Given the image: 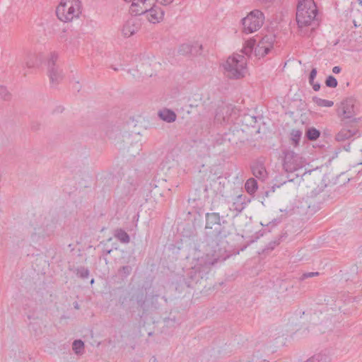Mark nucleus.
<instances>
[{
	"label": "nucleus",
	"instance_id": "obj_1",
	"mask_svg": "<svg viewBox=\"0 0 362 362\" xmlns=\"http://www.w3.org/2000/svg\"><path fill=\"white\" fill-rule=\"evenodd\" d=\"M206 252L215 260L226 259L229 256L228 242L225 240L230 232L226 228L228 221L220 216L219 213L211 212L205 214Z\"/></svg>",
	"mask_w": 362,
	"mask_h": 362
},
{
	"label": "nucleus",
	"instance_id": "obj_2",
	"mask_svg": "<svg viewBox=\"0 0 362 362\" xmlns=\"http://www.w3.org/2000/svg\"><path fill=\"white\" fill-rule=\"evenodd\" d=\"M276 40V35L273 33L265 35L257 45V40L251 38L245 41L242 52L244 54L250 56L254 51L256 57H264L273 49Z\"/></svg>",
	"mask_w": 362,
	"mask_h": 362
},
{
	"label": "nucleus",
	"instance_id": "obj_3",
	"mask_svg": "<svg viewBox=\"0 0 362 362\" xmlns=\"http://www.w3.org/2000/svg\"><path fill=\"white\" fill-rule=\"evenodd\" d=\"M318 9L314 0H298L296 11V21L299 28L315 24Z\"/></svg>",
	"mask_w": 362,
	"mask_h": 362
},
{
	"label": "nucleus",
	"instance_id": "obj_4",
	"mask_svg": "<svg viewBox=\"0 0 362 362\" xmlns=\"http://www.w3.org/2000/svg\"><path fill=\"white\" fill-rule=\"evenodd\" d=\"M55 12L60 21L73 22L79 18L82 13L81 1L80 0H60Z\"/></svg>",
	"mask_w": 362,
	"mask_h": 362
},
{
	"label": "nucleus",
	"instance_id": "obj_5",
	"mask_svg": "<svg viewBox=\"0 0 362 362\" xmlns=\"http://www.w3.org/2000/svg\"><path fill=\"white\" fill-rule=\"evenodd\" d=\"M341 129L335 134L334 140L339 143H344L347 141L346 144H342L338 147L334 153V156H332L334 158L337 157L338 153L344 150L349 152L351 148V142L361 136L360 124H340Z\"/></svg>",
	"mask_w": 362,
	"mask_h": 362
},
{
	"label": "nucleus",
	"instance_id": "obj_6",
	"mask_svg": "<svg viewBox=\"0 0 362 362\" xmlns=\"http://www.w3.org/2000/svg\"><path fill=\"white\" fill-rule=\"evenodd\" d=\"M337 115L340 124H359L361 119L356 117L355 111L354 99L346 98L341 102L337 110Z\"/></svg>",
	"mask_w": 362,
	"mask_h": 362
},
{
	"label": "nucleus",
	"instance_id": "obj_7",
	"mask_svg": "<svg viewBox=\"0 0 362 362\" xmlns=\"http://www.w3.org/2000/svg\"><path fill=\"white\" fill-rule=\"evenodd\" d=\"M227 76L230 78L238 79L244 76L245 62L244 57L240 54L230 57L223 64Z\"/></svg>",
	"mask_w": 362,
	"mask_h": 362
},
{
	"label": "nucleus",
	"instance_id": "obj_8",
	"mask_svg": "<svg viewBox=\"0 0 362 362\" xmlns=\"http://www.w3.org/2000/svg\"><path fill=\"white\" fill-rule=\"evenodd\" d=\"M264 20V14L259 10L251 11L246 17L242 19L243 31L246 34L254 33L259 29Z\"/></svg>",
	"mask_w": 362,
	"mask_h": 362
},
{
	"label": "nucleus",
	"instance_id": "obj_9",
	"mask_svg": "<svg viewBox=\"0 0 362 362\" xmlns=\"http://www.w3.org/2000/svg\"><path fill=\"white\" fill-rule=\"evenodd\" d=\"M204 274L201 271L200 267H192L186 274L185 276L180 277L177 281L176 289L182 290L185 287H192L193 284H197L203 279Z\"/></svg>",
	"mask_w": 362,
	"mask_h": 362
},
{
	"label": "nucleus",
	"instance_id": "obj_10",
	"mask_svg": "<svg viewBox=\"0 0 362 362\" xmlns=\"http://www.w3.org/2000/svg\"><path fill=\"white\" fill-rule=\"evenodd\" d=\"M284 153L283 167L286 172L293 173L304 166L305 160L293 151H286Z\"/></svg>",
	"mask_w": 362,
	"mask_h": 362
},
{
	"label": "nucleus",
	"instance_id": "obj_11",
	"mask_svg": "<svg viewBox=\"0 0 362 362\" xmlns=\"http://www.w3.org/2000/svg\"><path fill=\"white\" fill-rule=\"evenodd\" d=\"M202 45L198 43H184L182 44L178 49V53L182 55L190 54L192 56H197L202 54Z\"/></svg>",
	"mask_w": 362,
	"mask_h": 362
},
{
	"label": "nucleus",
	"instance_id": "obj_12",
	"mask_svg": "<svg viewBox=\"0 0 362 362\" xmlns=\"http://www.w3.org/2000/svg\"><path fill=\"white\" fill-rule=\"evenodd\" d=\"M157 4L158 0H156L155 4L149 6L148 8H145L144 10H141L140 11H132V13H134L135 14H139V13H146V18L151 23H156L158 22V13L157 11Z\"/></svg>",
	"mask_w": 362,
	"mask_h": 362
},
{
	"label": "nucleus",
	"instance_id": "obj_13",
	"mask_svg": "<svg viewBox=\"0 0 362 362\" xmlns=\"http://www.w3.org/2000/svg\"><path fill=\"white\" fill-rule=\"evenodd\" d=\"M251 170L254 176L258 179L264 180L267 176V172L263 162L260 160L255 161L251 166Z\"/></svg>",
	"mask_w": 362,
	"mask_h": 362
},
{
	"label": "nucleus",
	"instance_id": "obj_14",
	"mask_svg": "<svg viewBox=\"0 0 362 362\" xmlns=\"http://www.w3.org/2000/svg\"><path fill=\"white\" fill-rule=\"evenodd\" d=\"M160 119L168 123H172L177 119V115L173 110L164 107L160 110Z\"/></svg>",
	"mask_w": 362,
	"mask_h": 362
},
{
	"label": "nucleus",
	"instance_id": "obj_15",
	"mask_svg": "<svg viewBox=\"0 0 362 362\" xmlns=\"http://www.w3.org/2000/svg\"><path fill=\"white\" fill-rule=\"evenodd\" d=\"M288 234L286 232L283 233L281 234L275 240L269 242L268 245L265 247V248L263 250V252H269L270 251H272L277 245H279L281 242L287 238Z\"/></svg>",
	"mask_w": 362,
	"mask_h": 362
},
{
	"label": "nucleus",
	"instance_id": "obj_16",
	"mask_svg": "<svg viewBox=\"0 0 362 362\" xmlns=\"http://www.w3.org/2000/svg\"><path fill=\"white\" fill-rule=\"evenodd\" d=\"M163 322L164 326L163 327L162 332L166 333H170V332H172L177 324L175 316H173V317H165L163 319Z\"/></svg>",
	"mask_w": 362,
	"mask_h": 362
},
{
	"label": "nucleus",
	"instance_id": "obj_17",
	"mask_svg": "<svg viewBox=\"0 0 362 362\" xmlns=\"http://www.w3.org/2000/svg\"><path fill=\"white\" fill-rule=\"evenodd\" d=\"M136 30L135 24L133 22L128 21L122 28V34L125 37H129L134 35Z\"/></svg>",
	"mask_w": 362,
	"mask_h": 362
},
{
	"label": "nucleus",
	"instance_id": "obj_18",
	"mask_svg": "<svg viewBox=\"0 0 362 362\" xmlns=\"http://www.w3.org/2000/svg\"><path fill=\"white\" fill-rule=\"evenodd\" d=\"M305 135L308 140L313 141L320 136L321 132L315 127H310L305 129Z\"/></svg>",
	"mask_w": 362,
	"mask_h": 362
},
{
	"label": "nucleus",
	"instance_id": "obj_19",
	"mask_svg": "<svg viewBox=\"0 0 362 362\" xmlns=\"http://www.w3.org/2000/svg\"><path fill=\"white\" fill-rule=\"evenodd\" d=\"M257 188L258 184L255 178L248 179L245 184V189L249 194H255Z\"/></svg>",
	"mask_w": 362,
	"mask_h": 362
},
{
	"label": "nucleus",
	"instance_id": "obj_20",
	"mask_svg": "<svg viewBox=\"0 0 362 362\" xmlns=\"http://www.w3.org/2000/svg\"><path fill=\"white\" fill-rule=\"evenodd\" d=\"M329 358L327 355L319 353L313 355L307 359L305 362H329Z\"/></svg>",
	"mask_w": 362,
	"mask_h": 362
},
{
	"label": "nucleus",
	"instance_id": "obj_21",
	"mask_svg": "<svg viewBox=\"0 0 362 362\" xmlns=\"http://www.w3.org/2000/svg\"><path fill=\"white\" fill-rule=\"evenodd\" d=\"M313 103H315L319 107H330L333 106L334 102L325 99H322L317 96H313L312 98Z\"/></svg>",
	"mask_w": 362,
	"mask_h": 362
},
{
	"label": "nucleus",
	"instance_id": "obj_22",
	"mask_svg": "<svg viewBox=\"0 0 362 362\" xmlns=\"http://www.w3.org/2000/svg\"><path fill=\"white\" fill-rule=\"evenodd\" d=\"M233 110V107L230 105H226L218 109L217 115L220 114V112H223V119L225 121L231 115Z\"/></svg>",
	"mask_w": 362,
	"mask_h": 362
},
{
	"label": "nucleus",
	"instance_id": "obj_23",
	"mask_svg": "<svg viewBox=\"0 0 362 362\" xmlns=\"http://www.w3.org/2000/svg\"><path fill=\"white\" fill-rule=\"evenodd\" d=\"M302 136V132L299 129H293L291 132V140L292 144L294 146H297L299 144L300 138Z\"/></svg>",
	"mask_w": 362,
	"mask_h": 362
},
{
	"label": "nucleus",
	"instance_id": "obj_24",
	"mask_svg": "<svg viewBox=\"0 0 362 362\" xmlns=\"http://www.w3.org/2000/svg\"><path fill=\"white\" fill-rule=\"evenodd\" d=\"M325 85L329 88H336L338 85L337 80L332 75L328 76L325 79Z\"/></svg>",
	"mask_w": 362,
	"mask_h": 362
},
{
	"label": "nucleus",
	"instance_id": "obj_25",
	"mask_svg": "<svg viewBox=\"0 0 362 362\" xmlns=\"http://www.w3.org/2000/svg\"><path fill=\"white\" fill-rule=\"evenodd\" d=\"M83 349V342L81 340L75 341L73 344V349L76 354L79 353Z\"/></svg>",
	"mask_w": 362,
	"mask_h": 362
},
{
	"label": "nucleus",
	"instance_id": "obj_26",
	"mask_svg": "<svg viewBox=\"0 0 362 362\" xmlns=\"http://www.w3.org/2000/svg\"><path fill=\"white\" fill-rule=\"evenodd\" d=\"M318 204H320V203L318 202ZM308 208L309 212L315 213L320 209V206L319 204L315 206V203L313 201H310L308 206Z\"/></svg>",
	"mask_w": 362,
	"mask_h": 362
},
{
	"label": "nucleus",
	"instance_id": "obj_27",
	"mask_svg": "<svg viewBox=\"0 0 362 362\" xmlns=\"http://www.w3.org/2000/svg\"><path fill=\"white\" fill-rule=\"evenodd\" d=\"M318 275H319V272H307V273L303 274V275L300 276V279L304 280L305 279L316 276Z\"/></svg>",
	"mask_w": 362,
	"mask_h": 362
},
{
	"label": "nucleus",
	"instance_id": "obj_28",
	"mask_svg": "<svg viewBox=\"0 0 362 362\" xmlns=\"http://www.w3.org/2000/svg\"><path fill=\"white\" fill-rule=\"evenodd\" d=\"M281 222V219L280 218H274L272 221H269V223H267V224H263L262 223H261V224L263 226H266V227H269V226H276L278 223H279Z\"/></svg>",
	"mask_w": 362,
	"mask_h": 362
},
{
	"label": "nucleus",
	"instance_id": "obj_29",
	"mask_svg": "<svg viewBox=\"0 0 362 362\" xmlns=\"http://www.w3.org/2000/svg\"><path fill=\"white\" fill-rule=\"evenodd\" d=\"M317 74V71L316 68H313L310 72L309 77L311 78H315Z\"/></svg>",
	"mask_w": 362,
	"mask_h": 362
},
{
	"label": "nucleus",
	"instance_id": "obj_30",
	"mask_svg": "<svg viewBox=\"0 0 362 362\" xmlns=\"http://www.w3.org/2000/svg\"><path fill=\"white\" fill-rule=\"evenodd\" d=\"M312 87L315 91H318L320 89L321 85L320 83L316 82L314 84H313Z\"/></svg>",
	"mask_w": 362,
	"mask_h": 362
},
{
	"label": "nucleus",
	"instance_id": "obj_31",
	"mask_svg": "<svg viewBox=\"0 0 362 362\" xmlns=\"http://www.w3.org/2000/svg\"><path fill=\"white\" fill-rule=\"evenodd\" d=\"M119 238L121 239V240L124 241V242H127L129 241V237L128 235L124 233H121V236L119 237Z\"/></svg>",
	"mask_w": 362,
	"mask_h": 362
},
{
	"label": "nucleus",
	"instance_id": "obj_32",
	"mask_svg": "<svg viewBox=\"0 0 362 362\" xmlns=\"http://www.w3.org/2000/svg\"><path fill=\"white\" fill-rule=\"evenodd\" d=\"M341 70V69L339 66H335L332 68V72L336 74L340 73Z\"/></svg>",
	"mask_w": 362,
	"mask_h": 362
},
{
	"label": "nucleus",
	"instance_id": "obj_33",
	"mask_svg": "<svg viewBox=\"0 0 362 362\" xmlns=\"http://www.w3.org/2000/svg\"><path fill=\"white\" fill-rule=\"evenodd\" d=\"M173 0H160V4L168 5L173 2Z\"/></svg>",
	"mask_w": 362,
	"mask_h": 362
},
{
	"label": "nucleus",
	"instance_id": "obj_34",
	"mask_svg": "<svg viewBox=\"0 0 362 362\" xmlns=\"http://www.w3.org/2000/svg\"><path fill=\"white\" fill-rule=\"evenodd\" d=\"M358 297H357V296H351V297L349 299V300H352L353 302H354V301H358Z\"/></svg>",
	"mask_w": 362,
	"mask_h": 362
},
{
	"label": "nucleus",
	"instance_id": "obj_35",
	"mask_svg": "<svg viewBox=\"0 0 362 362\" xmlns=\"http://www.w3.org/2000/svg\"><path fill=\"white\" fill-rule=\"evenodd\" d=\"M164 16V11L160 9V21L163 19Z\"/></svg>",
	"mask_w": 362,
	"mask_h": 362
},
{
	"label": "nucleus",
	"instance_id": "obj_36",
	"mask_svg": "<svg viewBox=\"0 0 362 362\" xmlns=\"http://www.w3.org/2000/svg\"><path fill=\"white\" fill-rule=\"evenodd\" d=\"M315 78H308L309 83L313 86L315 82L314 81Z\"/></svg>",
	"mask_w": 362,
	"mask_h": 362
},
{
	"label": "nucleus",
	"instance_id": "obj_37",
	"mask_svg": "<svg viewBox=\"0 0 362 362\" xmlns=\"http://www.w3.org/2000/svg\"><path fill=\"white\" fill-rule=\"evenodd\" d=\"M228 136H229V134L226 133V134H224V138H223V139H224V140H228V141H230V138H227Z\"/></svg>",
	"mask_w": 362,
	"mask_h": 362
},
{
	"label": "nucleus",
	"instance_id": "obj_38",
	"mask_svg": "<svg viewBox=\"0 0 362 362\" xmlns=\"http://www.w3.org/2000/svg\"><path fill=\"white\" fill-rule=\"evenodd\" d=\"M258 235L257 237V238H259V236H262L264 235V232H262V230H259L258 233H257Z\"/></svg>",
	"mask_w": 362,
	"mask_h": 362
},
{
	"label": "nucleus",
	"instance_id": "obj_39",
	"mask_svg": "<svg viewBox=\"0 0 362 362\" xmlns=\"http://www.w3.org/2000/svg\"><path fill=\"white\" fill-rule=\"evenodd\" d=\"M269 194V191L265 192V196L266 197H268Z\"/></svg>",
	"mask_w": 362,
	"mask_h": 362
},
{
	"label": "nucleus",
	"instance_id": "obj_40",
	"mask_svg": "<svg viewBox=\"0 0 362 362\" xmlns=\"http://www.w3.org/2000/svg\"><path fill=\"white\" fill-rule=\"evenodd\" d=\"M359 4L362 5V0H359Z\"/></svg>",
	"mask_w": 362,
	"mask_h": 362
},
{
	"label": "nucleus",
	"instance_id": "obj_41",
	"mask_svg": "<svg viewBox=\"0 0 362 362\" xmlns=\"http://www.w3.org/2000/svg\"><path fill=\"white\" fill-rule=\"evenodd\" d=\"M358 164L361 165V164H362V162H359V163H358Z\"/></svg>",
	"mask_w": 362,
	"mask_h": 362
},
{
	"label": "nucleus",
	"instance_id": "obj_42",
	"mask_svg": "<svg viewBox=\"0 0 362 362\" xmlns=\"http://www.w3.org/2000/svg\"><path fill=\"white\" fill-rule=\"evenodd\" d=\"M266 1H270L271 0H265Z\"/></svg>",
	"mask_w": 362,
	"mask_h": 362
}]
</instances>
